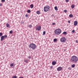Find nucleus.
Segmentation results:
<instances>
[{
    "instance_id": "f257e3e1",
    "label": "nucleus",
    "mask_w": 78,
    "mask_h": 78,
    "mask_svg": "<svg viewBox=\"0 0 78 78\" xmlns=\"http://www.w3.org/2000/svg\"><path fill=\"white\" fill-rule=\"evenodd\" d=\"M70 61L71 62H74L75 63L77 62L78 61V57H76V56H73L71 57Z\"/></svg>"
},
{
    "instance_id": "f03ea898",
    "label": "nucleus",
    "mask_w": 78,
    "mask_h": 78,
    "mask_svg": "<svg viewBox=\"0 0 78 78\" xmlns=\"http://www.w3.org/2000/svg\"><path fill=\"white\" fill-rule=\"evenodd\" d=\"M29 48H31L33 50H35V49L36 48V45L33 43H30L29 45Z\"/></svg>"
},
{
    "instance_id": "7ed1b4c3",
    "label": "nucleus",
    "mask_w": 78,
    "mask_h": 78,
    "mask_svg": "<svg viewBox=\"0 0 78 78\" xmlns=\"http://www.w3.org/2000/svg\"><path fill=\"white\" fill-rule=\"evenodd\" d=\"M62 31L60 29H57L54 31V33L55 34L59 35L61 33Z\"/></svg>"
},
{
    "instance_id": "20e7f679",
    "label": "nucleus",
    "mask_w": 78,
    "mask_h": 78,
    "mask_svg": "<svg viewBox=\"0 0 78 78\" xmlns=\"http://www.w3.org/2000/svg\"><path fill=\"white\" fill-rule=\"evenodd\" d=\"M60 41L62 42H65L66 41V39L65 37H62L60 39Z\"/></svg>"
},
{
    "instance_id": "39448f33",
    "label": "nucleus",
    "mask_w": 78,
    "mask_h": 78,
    "mask_svg": "<svg viewBox=\"0 0 78 78\" xmlns=\"http://www.w3.org/2000/svg\"><path fill=\"white\" fill-rule=\"evenodd\" d=\"M36 30H37V31L41 30V26L40 25L39 26H37L36 28Z\"/></svg>"
},
{
    "instance_id": "423d86ee",
    "label": "nucleus",
    "mask_w": 78,
    "mask_h": 78,
    "mask_svg": "<svg viewBox=\"0 0 78 78\" xmlns=\"http://www.w3.org/2000/svg\"><path fill=\"white\" fill-rule=\"evenodd\" d=\"M48 8L46 7H44V11H45V12H47V11H48Z\"/></svg>"
},
{
    "instance_id": "0eeeda50",
    "label": "nucleus",
    "mask_w": 78,
    "mask_h": 78,
    "mask_svg": "<svg viewBox=\"0 0 78 78\" xmlns=\"http://www.w3.org/2000/svg\"><path fill=\"white\" fill-rule=\"evenodd\" d=\"M62 68L61 67H59L57 68V70H58V71H61V70H62Z\"/></svg>"
},
{
    "instance_id": "6e6552de",
    "label": "nucleus",
    "mask_w": 78,
    "mask_h": 78,
    "mask_svg": "<svg viewBox=\"0 0 78 78\" xmlns=\"http://www.w3.org/2000/svg\"><path fill=\"white\" fill-rule=\"evenodd\" d=\"M77 25H78V22L76 21H75L74 22V26H76Z\"/></svg>"
},
{
    "instance_id": "1a4fd4ad",
    "label": "nucleus",
    "mask_w": 78,
    "mask_h": 78,
    "mask_svg": "<svg viewBox=\"0 0 78 78\" xmlns=\"http://www.w3.org/2000/svg\"><path fill=\"white\" fill-rule=\"evenodd\" d=\"M4 39H5V37H4V36H2V37H1V41H3Z\"/></svg>"
},
{
    "instance_id": "9d476101",
    "label": "nucleus",
    "mask_w": 78,
    "mask_h": 78,
    "mask_svg": "<svg viewBox=\"0 0 78 78\" xmlns=\"http://www.w3.org/2000/svg\"><path fill=\"white\" fill-rule=\"evenodd\" d=\"M56 64V62L53 61L52 62V64L53 66H55Z\"/></svg>"
},
{
    "instance_id": "9b49d317",
    "label": "nucleus",
    "mask_w": 78,
    "mask_h": 78,
    "mask_svg": "<svg viewBox=\"0 0 78 78\" xmlns=\"http://www.w3.org/2000/svg\"><path fill=\"white\" fill-rule=\"evenodd\" d=\"M30 7L31 8H33L34 7V5L33 4H31L30 5Z\"/></svg>"
},
{
    "instance_id": "f8f14e48",
    "label": "nucleus",
    "mask_w": 78,
    "mask_h": 78,
    "mask_svg": "<svg viewBox=\"0 0 78 78\" xmlns=\"http://www.w3.org/2000/svg\"><path fill=\"white\" fill-rule=\"evenodd\" d=\"M63 34H64V35H66L67 33L66 32H64L62 33Z\"/></svg>"
},
{
    "instance_id": "ddd939ff",
    "label": "nucleus",
    "mask_w": 78,
    "mask_h": 78,
    "mask_svg": "<svg viewBox=\"0 0 78 78\" xmlns=\"http://www.w3.org/2000/svg\"><path fill=\"white\" fill-rule=\"evenodd\" d=\"M69 17H70V18H72V17H73V15L70 14L69 15Z\"/></svg>"
},
{
    "instance_id": "4468645a",
    "label": "nucleus",
    "mask_w": 78,
    "mask_h": 78,
    "mask_svg": "<svg viewBox=\"0 0 78 78\" xmlns=\"http://www.w3.org/2000/svg\"><path fill=\"white\" fill-rule=\"evenodd\" d=\"M9 26H10V25H9V24H8V23H7L6 24V27H9Z\"/></svg>"
},
{
    "instance_id": "2eb2a0df",
    "label": "nucleus",
    "mask_w": 78,
    "mask_h": 78,
    "mask_svg": "<svg viewBox=\"0 0 78 78\" xmlns=\"http://www.w3.org/2000/svg\"><path fill=\"white\" fill-rule=\"evenodd\" d=\"M55 10H56V11H58V9L57 6H55Z\"/></svg>"
},
{
    "instance_id": "dca6fc26",
    "label": "nucleus",
    "mask_w": 78,
    "mask_h": 78,
    "mask_svg": "<svg viewBox=\"0 0 78 78\" xmlns=\"http://www.w3.org/2000/svg\"><path fill=\"white\" fill-rule=\"evenodd\" d=\"M72 8H75V5H72L71 6Z\"/></svg>"
},
{
    "instance_id": "f3484780",
    "label": "nucleus",
    "mask_w": 78,
    "mask_h": 78,
    "mask_svg": "<svg viewBox=\"0 0 78 78\" xmlns=\"http://www.w3.org/2000/svg\"><path fill=\"white\" fill-rule=\"evenodd\" d=\"M73 68H74V67H75V64H73L71 66Z\"/></svg>"
},
{
    "instance_id": "a211bd4d",
    "label": "nucleus",
    "mask_w": 78,
    "mask_h": 78,
    "mask_svg": "<svg viewBox=\"0 0 78 78\" xmlns=\"http://www.w3.org/2000/svg\"><path fill=\"white\" fill-rule=\"evenodd\" d=\"M24 61L25 62H26V63H27V62H28V60L26 59V60H24Z\"/></svg>"
},
{
    "instance_id": "6ab92c4d",
    "label": "nucleus",
    "mask_w": 78,
    "mask_h": 78,
    "mask_svg": "<svg viewBox=\"0 0 78 78\" xmlns=\"http://www.w3.org/2000/svg\"><path fill=\"white\" fill-rule=\"evenodd\" d=\"M37 14H40V12L39 11H37Z\"/></svg>"
},
{
    "instance_id": "aec40b11",
    "label": "nucleus",
    "mask_w": 78,
    "mask_h": 78,
    "mask_svg": "<svg viewBox=\"0 0 78 78\" xmlns=\"http://www.w3.org/2000/svg\"><path fill=\"white\" fill-rule=\"evenodd\" d=\"M32 25H30L29 26H28V27H29V28H32Z\"/></svg>"
},
{
    "instance_id": "412c9836",
    "label": "nucleus",
    "mask_w": 78,
    "mask_h": 78,
    "mask_svg": "<svg viewBox=\"0 0 78 78\" xmlns=\"http://www.w3.org/2000/svg\"><path fill=\"white\" fill-rule=\"evenodd\" d=\"M57 41V39L56 38H55L54 39V42H56Z\"/></svg>"
},
{
    "instance_id": "4be33fe9",
    "label": "nucleus",
    "mask_w": 78,
    "mask_h": 78,
    "mask_svg": "<svg viewBox=\"0 0 78 78\" xmlns=\"http://www.w3.org/2000/svg\"><path fill=\"white\" fill-rule=\"evenodd\" d=\"M10 67H13L14 66V64L12 63L10 65Z\"/></svg>"
},
{
    "instance_id": "5701e85b",
    "label": "nucleus",
    "mask_w": 78,
    "mask_h": 78,
    "mask_svg": "<svg viewBox=\"0 0 78 78\" xmlns=\"http://www.w3.org/2000/svg\"><path fill=\"white\" fill-rule=\"evenodd\" d=\"M27 12L28 13H30V12H31V10H28L27 11Z\"/></svg>"
},
{
    "instance_id": "b1692460",
    "label": "nucleus",
    "mask_w": 78,
    "mask_h": 78,
    "mask_svg": "<svg viewBox=\"0 0 78 78\" xmlns=\"http://www.w3.org/2000/svg\"><path fill=\"white\" fill-rule=\"evenodd\" d=\"M46 8H48V9H49L50 8V6H49L48 5H46V7H45Z\"/></svg>"
},
{
    "instance_id": "393cba45",
    "label": "nucleus",
    "mask_w": 78,
    "mask_h": 78,
    "mask_svg": "<svg viewBox=\"0 0 78 78\" xmlns=\"http://www.w3.org/2000/svg\"><path fill=\"white\" fill-rule=\"evenodd\" d=\"M3 35V33H0V37L2 36Z\"/></svg>"
},
{
    "instance_id": "a878e982",
    "label": "nucleus",
    "mask_w": 78,
    "mask_h": 78,
    "mask_svg": "<svg viewBox=\"0 0 78 78\" xmlns=\"http://www.w3.org/2000/svg\"><path fill=\"white\" fill-rule=\"evenodd\" d=\"M12 78H17V76H13Z\"/></svg>"
},
{
    "instance_id": "bb28decb",
    "label": "nucleus",
    "mask_w": 78,
    "mask_h": 78,
    "mask_svg": "<svg viewBox=\"0 0 78 78\" xmlns=\"http://www.w3.org/2000/svg\"><path fill=\"white\" fill-rule=\"evenodd\" d=\"M9 33L10 34H12V30H11L10 31Z\"/></svg>"
},
{
    "instance_id": "cd10ccee",
    "label": "nucleus",
    "mask_w": 78,
    "mask_h": 78,
    "mask_svg": "<svg viewBox=\"0 0 78 78\" xmlns=\"http://www.w3.org/2000/svg\"><path fill=\"white\" fill-rule=\"evenodd\" d=\"M45 33H46L45 31H44L43 32V35H45Z\"/></svg>"
},
{
    "instance_id": "c85d7f7f",
    "label": "nucleus",
    "mask_w": 78,
    "mask_h": 78,
    "mask_svg": "<svg viewBox=\"0 0 78 78\" xmlns=\"http://www.w3.org/2000/svg\"><path fill=\"white\" fill-rule=\"evenodd\" d=\"M4 38L5 37H7V35H5L4 36Z\"/></svg>"
},
{
    "instance_id": "c756f323",
    "label": "nucleus",
    "mask_w": 78,
    "mask_h": 78,
    "mask_svg": "<svg viewBox=\"0 0 78 78\" xmlns=\"http://www.w3.org/2000/svg\"><path fill=\"white\" fill-rule=\"evenodd\" d=\"M25 17H28V15L27 14H26L25 15Z\"/></svg>"
},
{
    "instance_id": "7c9ffc66",
    "label": "nucleus",
    "mask_w": 78,
    "mask_h": 78,
    "mask_svg": "<svg viewBox=\"0 0 78 78\" xmlns=\"http://www.w3.org/2000/svg\"><path fill=\"white\" fill-rule=\"evenodd\" d=\"M1 2H5V0H2Z\"/></svg>"
},
{
    "instance_id": "2f4dec72",
    "label": "nucleus",
    "mask_w": 78,
    "mask_h": 78,
    "mask_svg": "<svg viewBox=\"0 0 78 78\" xmlns=\"http://www.w3.org/2000/svg\"><path fill=\"white\" fill-rule=\"evenodd\" d=\"M72 33H75V31L74 30H73L72 31Z\"/></svg>"
},
{
    "instance_id": "473e14b6",
    "label": "nucleus",
    "mask_w": 78,
    "mask_h": 78,
    "mask_svg": "<svg viewBox=\"0 0 78 78\" xmlns=\"http://www.w3.org/2000/svg\"><path fill=\"white\" fill-rule=\"evenodd\" d=\"M68 69H69V70H71L72 69V68H71V67H69L68 68Z\"/></svg>"
},
{
    "instance_id": "72a5a7b5",
    "label": "nucleus",
    "mask_w": 78,
    "mask_h": 78,
    "mask_svg": "<svg viewBox=\"0 0 78 78\" xmlns=\"http://www.w3.org/2000/svg\"><path fill=\"white\" fill-rule=\"evenodd\" d=\"M66 2H69V0H65Z\"/></svg>"
},
{
    "instance_id": "f704fd0d",
    "label": "nucleus",
    "mask_w": 78,
    "mask_h": 78,
    "mask_svg": "<svg viewBox=\"0 0 78 78\" xmlns=\"http://www.w3.org/2000/svg\"><path fill=\"white\" fill-rule=\"evenodd\" d=\"M67 10H64V12H67Z\"/></svg>"
},
{
    "instance_id": "c9c22d12",
    "label": "nucleus",
    "mask_w": 78,
    "mask_h": 78,
    "mask_svg": "<svg viewBox=\"0 0 78 78\" xmlns=\"http://www.w3.org/2000/svg\"><path fill=\"white\" fill-rule=\"evenodd\" d=\"M55 24V23H52V25H54Z\"/></svg>"
},
{
    "instance_id": "e433bc0d",
    "label": "nucleus",
    "mask_w": 78,
    "mask_h": 78,
    "mask_svg": "<svg viewBox=\"0 0 78 78\" xmlns=\"http://www.w3.org/2000/svg\"><path fill=\"white\" fill-rule=\"evenodd\" d=\"M52 17H55V15H54L53 14L52 15Z\"/></svg>"
},
{
    "instance_id": "4c0bfd02",
    "label": "nucleus",
    "mask_w": 78,
    "mask_h": 78,
    "mask_svg": "<svg viewBox=\"0 0 78 78\" xmlns=\"http://www.w3.org/2000/svg\"><path fill=\"white\" fill-rule=\"evenodd\" d=\"M28 58H29V59H31V57H30V56H29V57H28Z\"/></svg>"
},
{
    "instance_id": "58836bf2",
    "label": "nucleus",
    "mask_w": 78,
    "mask_h": 78,
    "mask_svg": "<svg viewBox=\"0 0 78 78\" xmlns=\"http://www.w3.org/2000/svg\"><path fill=\"white\" fill-rule=\"evenodd\" d=\"M68 23H70V21H68Z\"/></svg>"
},
{
    "instance_id": "ea45409f",
    "label": "nucleus",
    "mask_w": 78,
    "mask_h": 78,
    "mask_svg": "<svg viewBox=\"0 0 78 78\" xmlns=\"http://www.w3.org/2000/svg\"><path fill=\"white\" fill-rule=\"evenodd\" d=\"M50 68H51V69H53V67H52V66H51L50 67Z\"/></svg>"
},
{
    "instance_id": "a19ab883",
    "label": "nucleus",
    "mask_w": 78,
    "mask_h": 78,
    "mask_svg": "<svg viewBox=\"0 0 78 78\" xmlns=\"http://www.w3.org/2000/svg\"><path fill=\"white\" fill-rule=\"evenodd\" d=\"M76 43H78V41H77V40H76Z\"/></svg>"
},
{
    "instance_id": "79ce46f5",
    "label": "nucleus",
    "mask_w": 78,
    "mask_h": 78,
    "mask_svg": "<svg viewBox=\"0 0 78 78\" xmlns=\"http://www.w3.org/2000/svg\"><path fill=\"white\" fill-rule=\"evenodd\" d=\"M0 6H2V4H0Z\"/></svg>"
},
{
    "instance_id": "37998d69",
    "label": "nucleus",
    "mask_w": 78,
    "mask_h": 78,
    "mask_svg": "<svg viewBox=\"0 0 78 78\" xmlns=\"http://www.w3.org/2000/svg\"><path fill=\"white\" fill-rule=\"evenodd\" d=\"M19 78H23L22 77H20Z\"/></svg>"
},
{
    "instance_id": "c03bdc74",
    "label": "nucleus",
    "mask_w": 78,
    "mask_h": 78,
    "mask_svg": "<svg viewBox=\"0 0 78 78\" xmlns=\"http://www.w3.org/2000/svg\"><path fill=\"white\" fill-rule=\"evenodd\" d=\"M64 51H66V50L64 49Z\"/></svg>"
}]
</instances>
